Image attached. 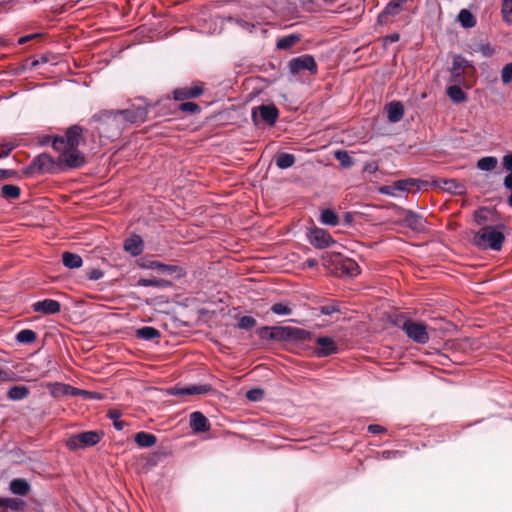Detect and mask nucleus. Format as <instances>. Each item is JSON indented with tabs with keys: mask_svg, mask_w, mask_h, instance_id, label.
<instances>
[{
	"mask_svg": "<svg viewBox=\"0 0 512 512\" xmlns=\"http://www.w3.org/2000/svg\"><path fill=\"white\" fill-rule=\"evenodd\" d=\"M507 225L497 223L496 225H484L472 235L471 243L478 249L500 251L506 239L505 231Z\"/></svg>",
	"mask_w": 512,
	"mask_h": 512,
	"instance_id": "f257e3e1",
	"label": "nucleus"
},
{
	"mask_svg": "<svg viewBox=\"0 0 512 512\" xmlns=\"http://www.w3.org/2000/svg\"><path fill=\"white\" fill-rule=\"evenodd\" d=\"M83 129L78 125L71 126L66 131L65 137H55L52 146L55 150L62 148H77L83 141Z\"/></svg>",
	"mask_w": 512,
	"mask_h": 512,
	"instance_id": "f03ea898",
	"label": "nucleus"
},
{
	"mask_svg": "<svg viewBox=\"0 0 512 512\" xmlns=\"http://www.w3.org/2000/svg\"><path fill=\"white\" fill-rule=\"evenodd\" d=\"M97 119L101 122V125L114 129L115 132L111 136L119 134L127 127V120H125V113H123V110L104 111L97 117Z\"/></svg>",
	"mask_w": 512,
	"mask_h": 512,
	"instance_id": "7ed1b4c3",
	"label": "nucleus"
},
{
	"mask_svg": "<svg viewBox=\"0 0 512 512\" xmlns=\"http://www.w3.org/2000/svg\"><path fill=\"white\" fill-rule=\"evenodd\" d=\"M101 439L99 433L86 431L69 437L66 446L70 450H79L96 445Z\"/></svg>",
	"mask_w": 512,
	"mask_h": 512,
	"instance_id": "20e7f679",
	"label": "nucleus"
},
{
	"mask_svg": "<svg viewBox=\"0 0 512 512\" xmlns=\"http://www.w3.org/2000/svg\"><path fill=\"white\" fill-rule=\"evenodd\" d=\"M289 71L291 74L296 75L302 71H309L312 74L317 72V64L311 55L305 54L293 58L288 63Z\"/></svg>",
	"mask_w": 512,
	"mask_h": 512,
	"instance_id": "39448f33",
	"label": "nucleus"
},
{
	"mask_svg": "<svg viewBox=\"0 0 512 512\" xmlns=\"http://www.w3.org/2000/svg\"><path fill=\"white\" fill-rule=\"evenodd\" d=\"M55 168L56 164L53 158L50 155L43 153L34 158L31 164L26 168L25 173H52Z\"/></svg>",
	"mask_w": 512,
	"mask_h": 512,
	"instance_id": "423d86ee",
	"label": "nucleus"
},
{
	"mask_svg": "<svg viewBox=\"0 0 512 512\" xmlns=\"http://www.w3.org/2000/svg\"><path fill=\"white\" fill-rule=\"evenodd\" d=\"M252 118L256 124L262 121L273 125L278 118V109L274 105H260L253 108Z\"/></svg>",
	"mask_w": 512,
	"mask_h": 512,
	"instance_id": "0eeeda50",
	"label": "nucleus"
},
{
	"mask_svg": "<svg viewBox=\"0 0 512 512\" xmlns=\"http://www.w3.org/2000/svg\"><path fill=\"white\" fill-rule=\"evenodd\" d=\"M59 161L69 168L81 167L85 158L77 148H62Z\"/></svg>",
	"mask_w": 512,
	"mask_h": 512,
	"instance_id": "6e6552de",
	"label": "nucleus"
},
{
	"mask_svg": "<svg viewBox=\"0 0 512 512\" xmlns=\"http://www.w3.org/2000/svg\"><path fill=\"white\" fill-rule=\"evenodd\" d=\"M416 184L415 179L398 180L389 185H384L379 188L381 194L390 196H399L402 193L410 191V187Z\"/></svg>",
	"mask_w": 512,
	"mask_h": 512,
	"instance_id": "1a4fd4ad",
	"label": "nucleus"
},
{
	"mask_svg": "<svg viewBox=\"0 0 512 512\" xmlns=\"http://www.w3.org/2000/svg\"><path fill=\"white\" fill-rule=\"evenodd\" d=\"M331 257L330 255H326L324 257V260L327 261V259ZM335 259L333 260L334 263H336L337 269L344 275L353 277L359 274V266L358 264L352 260V259H342L339 254L333 256Z\"/></svg>",
	"mask_w": 512,
	"mask_h": 512,
	"instance_id": "9d476101",
	"label": "nucleus"
},
{
	"mask_svg": "<svg viewBox=\"0 0 512 512\" xmlns=\"http://www.w3.org/2000/svg\"><path fill=\"white\" fill-rule=\"evenodd\" d=\"M309 241L318 249L329 247L335 242L329 232L321 228H315L310 231Z\"/></svg>",
	"mask_w": 512,
	"mask_h": 512,
	"instance_id": "9b49d317",
	"label": "nucleus"
},
{
	"mask_svg": "<svg viewBox=\"0 0 512 512\" xmlns=\"http://www.w3.org/2000/svg\"><path fill=\"white\" fill-rule=\"evenodd\" d=\"M316 344L317 348L315 349V353L318 357H327L338 352L337 344L331 337H318Z\"/></svg>",
	"mask_w": 512,
	"mask_h": 512,
	"instance_id": "f8f14e48",
	"label": "nucleus"
},
{
	"mask_svg": "<svg viewBox=\"0 0 512 512\" xmlns=\"http://www.w3.org/2000/svg\"><path fill=\"white\" fill-rule=\"evenodd\" d=\"M210 391V386L208 385H191L188 387H171L167 390L169 395L173 396H187V395H199L205 394Z\"/></svg>",
	"mask_w": 512,
	"mask_h": 512,
	"instance_id": "ddd939ff",
	"label": "nucleus"
},
{
	"mask_svg": "<svg viewBox=\"0 0 512 512\" xmlns=\"http://www.w3.org/2000/svg\"><path fill=\"white\" fill-rule=\"evenodd\" d=\"M125 113V120H127V126L134 123H142L147 118V107L132 105L130 108L123 110Z\"/></svg>",
	"mask_w": 512,
	"mask_h": 512,
	"instance_id": "4468645a",
	"label": "nucleus"
},
{
	"mask_svg": "<svg viewBox=\"0 0 512 512\" xmlns=\"http://www.w3.org/2000/svg\"><path fill=\"white\" fill-rule=\"evenodd\" d=\"M141 267L147 269H156L158 272L166 275L175 274L176 277L182 276V269L175 265H165L158 261H148L140 264Z\"/></svg>",
	"mask_w": 512,
	"mask_h": 512,
	"instance_id": "2eb2a0df",
	"label": "nucleus"
},
{
	"mask_svg": "<svg viewBox=\"0 0 512 512\" xmlns=\"http://www.w3.org/2000/svg\"><path fill=\"white\" fill-rule=\"evenodd\" d=\"M33 311L44 314H56L60 312L61 305L58 301L53 299H44L42 301H37L32 305Z\"/></svg>",
	"mask_w": 512,
	"mask_h": 512,
	"instance_id": "dca6fc26",
	"label": "nucleus"
},
{
	"mask_svg": "<svg viewBox=\"0 0 512 512\" xmlns=\"http://www.w3.org/2000/svg\"><path fill=\"white\" fill-rule=\"evenodd\" d=\"M190 426L194 432H206L210 428L208 419L201 412L190 414Z\"/></svg>",
	"mask_w": 512,
	"mask_h": 512,
	"instance_id": "f3484780",
	"label": "nucleus"
},
{
	"mask_svg": "<svg viewBox=\"0 0 512 512\" xmlns=\"http://www.w3.org/2000/svg\"><path fill=\"white\" fill-rule=\"evenodd\" d=\"M446 93L454 104H461L467 101L468 95L463 86L458 84H449L446 86Z\"/></svg>",
	"mask_w": 512,
	"mask_h": 512,
	"instance_id": "a211bd4d",
	"label": "nucleus"
},
{
	"mask_svg": "<svg viewBox=\"0 0 512 512\" xmlns=\"http://www.w3.org/2000/svg\"><path fill=\"white\" fill-rule=\"evenodd\" d=\"M203 88L199 84H195L191 87L179 88L174 91V98L176 100H185L189 98H195L201 95Z\"/></svg>",
	"mask_w": 512,
	"mask_h": 512,
	"instance_id": "6ab92c4d",
	"label": "nucleus"
},
{
	"mask_svg": "<svg viewBox=\"0 0 512 512\" xmlns=\"http://www.w3.org/2000/svg\"><path fill=\"white\" fill-rule=\"evenodd\" d=\"M405 1L406 0H392L390 3H388L385 9L378 16L379 23H387L389 16H394L398 14L401 5Z\"/></svg>",
	"mask_w": 512,
	"mask_h": 512,
	"instance_id": "aec40b11",
	"label": "nucleus"
},
{
	"mask_svg": "<svg viewBox=\"0 0 512 512\" xmlns=\"http://www.w3.org/2000/svg\"><path fill=\"white\" fill-rule=\"evenodd\" d=\"M124 249L132 256H138L143 251V241L140 236L133 235L124 243Z\"/></svg>",
	"mask_w": 512,
	"mask_h": 512,
	"instance_id": "412c9836",
	"label": "nucleus"
},
{
	"mask_svg": "<svg viewBox=\"0 0 512 512\" xmlns=\"http://www.w3.org/2000/svg\"><path fill=\"white\" fill-rule=\"evenodd\" d=\"M457 20L460 25L465 29L473 28L477 21L474 14L468 9H461L458 13Z\"/></svg>",
	"mask_w": 512,
	"mask_h": 512,
	"instance_id": "4be33fe9",
	"label": "nucleus"
},
{
	"mask_svg": "<svg viewBox=\"0 0 512 512\" xmlns=\"http://www.w3.org/2000/svg\"><path fill=\"white\" fill-rule=\"evenodd\" d=\"M387 116L390 122L396 123L401 120L403 116V106L400 102H391L386 107Z\"/></svg>",
	"mask_w": 512,
	"mask_h": 512,
	"instance_id": "5701e85b",
	"label": "nucleus"
},
{
	"mask_svg": "<svg viewBox=\"0 0 512 512\" xmlns=\"http://www.w3.org/2000/svg\"><path fill=\"white\" fill-rule=\"evenodd\" d=\"M287 333L288 340L307 341L312 337L311 332L291 326H287Z\"/></svg>",
	"mask_w": 512,
	"mask_h": 512,
	"instance_id": "b1692460",
	"label": "nucleus"
},
{
	"mask_svg": "<svg viewBox=\"0 0 512 512\" xmlns=\"http://www.w3.org/2000/svg\"><path fill=\"white\" fill-rule=\"evenodd\" d=\"M62 262L69 269L80 268L83 264L82 258L75 253L64 252L62 254Z\"/></svg>",
	"mask_w": 512,
	"mask_h": 512,
	"instance_id": "393cba45",
	"label": "nucleus"
},
{
	"mask_svg": "<svg viewBox=\"0 0 512 512\" xmlns=\"http://www.w3.org/2000/svg\"><path fill=\"white\" fill-rule=\"evenodd\" d=\"M498 164V159L495 156H484L478 159L476 167L485 172L493 171Z\"/></svg>",
	"mask_w": 512,
	"mask_h": 512,
	"instance_id": "a878e982",
	"label": "nucleus"
},
{
	"mask_svg": "<svg viewBox=\"0 0 512 512\" xmlns=\"http://www.w3.org/2000/svg\"><path fill=\"white\" fill-rule=\"evenodd\" d=\"M134 440L138 446L144 448L151 447L157 442L155 435L146 432H138L135 434Z\"/></svg>",
	"mask_w": 512,
	"mask_h": 512,
	"instance_id": "bb28decb",
	"label": "nucleus"
},
{
	"mask_svg": "<svg viewBox=\"0 0 512 512\" xmlns=\"http://www.w3.org/2000/svg\"><path fill=\"white\" fill-rule=\"evenodd\" d=\"M10 490L13 494L23 496L29 492L30 486L24 479H14L10 483Z\"/></svg>",
	"mask_w": 512,
	"mask_h": 512,
	"instance_id": "cd10ccee",
	"label": "nucleus"
},
{
	"mask_svg": "<svg viewBox=\"0 0 512 512\" xmlns=\"http://www.w3.org/2000/svg\"><path fill=\"white\" fill-rule=\"evenodd\" d=\"M429 331L435 332L424 320L418 319V344H426L429 341Z\"/></svg>",
	"mask_w": 512,
	"mask_h": 512,
	"instance_id": "c85d7f7f",
	"label": "nucleus"
},
{
	"mask_svg": "<svg viewBox=\"0 0 512 512\" xmlns=\"http://www.w3.org/2000/svg\"><path fill=\"white\" fill-rule=\"evenodd\" d=\"M295 163V156L289 153H280L276 156L275 164L279 169H287Z\"/></svg>",
	"mask_w": 512,
	"mask_h": 512,
	"instance_id": "c756f323",
	"label": "nucleus"
},
{
	"mask_svg": "<svg viewBox=\"0 0 512 512\" xmlns=\"http://www.w3.org/2000/svg\"><path fill=\"white\" fill-rule=\"evenodd\" d=\"M300 41V36L297 34H290L288 36L282 37L277 41L276 47L281 50L290 49L296 43Z\"/></svg>",
	"mask_w": 512,
	"mask_h": 512,
	"instance_id": "7c9ffc66",
	"label": "nucleus"
},
{
	"mask_svg": "<svg viewBox=\"0 0 512 512\" xmlns=\"http://www.w3.org/2000/svg\"><path fill=\"white\" fill-rule=\"evenodd\" d=\"M29 394V389L25 386H13L8 391V398L11 400H22Z\"/></svg>",
	"mask_w": 512,
	"mask_h": 512,
	"instance_id": "2f4dec72",
	"label": "nucleus"
},
{
	"mask_svg": "<svg viewBox=\"0 0 512 512\" xmlns=\"http://www.w3.org/2000/svg\"><path fill=\"white\" fill-rule=\"evenodd\" d=\"M473 64L471 61H469L467 58L462 56L461 54H457L452 59V67L450 69H453L454 71H462L468 67H472Z\"/></svg>",
	"mask_w": 512,
	"mask_h": 512,
	"instance_id": "473e14b6",
	"label": "nucleus"
},
{
	"mask_svg": "<svg viewBox=\"0 0 512 512\" xmlns=\"http://www.w3.org/2000/svg\"><path fill=\"white\" fill-rule=\"evenodd\" d=\"M137 336L144 340H153L160 337V332L154 327H143L137 330Z\"/></svg>",
	"mask_w": 512,
	"mask_h": 512,
	"instance_id": "72a5a7b5",
	"label": "nucleus"
},
{
	"mask_svg": "<svg viewBox=\"0 0 512 512\" xmlns=\"http://www.w3.org/2000/svg\"><path fill=\"white\" fill-rule=\"evenodd\" d=\"M20 193H21L20 188L15 185L7 184V185L2 186V188H1V195L5 199H17V198H19Z\"/></svg>",
	"mask_w": 512,
	"mask_h": 512,
	"instance_id": "f704fd0d",
	"label": "nucleus"
},
{
	"mask_svg": "<svg viewBox=\"0 0 512 512\" xmlns=\"http://www.w3.org/2000/svg\"><path fill=\"white\" fill-rule=\"evenodd\" d=\"M320 221L325 225L335 226L339 223V218L334 211L325 209L321 213Z\"/></svg>",
	"mask_w": 512,
	"mask_h": 512,
	"instance_id": "c9c22d12",
	"label": "nucleus"
},
{
	"mask_svg": "<svg viewBox=\"0 0 512 512\" xmlns=\"http://www.w3.org/2000/svg\"><path fill=\"white\" fill-rule=\"evenodd\" d=\"M443 183H444L443 189L446 192L453 193V194H462L464 192V189H465L464 185L456 182L453 179L443 180Z\"/></svg>",
	"mask_w": 512,
	"mask_h": 512,
	"instance_id": "e433bc0d",
	"label": "nucleus"
},
{
	"mask_svg": "<svg viewBox=\"0 0 512 512\" xmlns=\"http://www.w3.org/2000/svg\"><path fill=\"white\" fill-rule=\"evenodd\" d=\"M137 284H138V286H142V287H150V286L151 287H166L170 283L168 281L158 279V278H151V279L141 278L138 280Z\"/></svg>",
	"mask_w": 512,
	"mask_h": 512,
	"instance_id": "4c0bfd02",
	"label": "nucleus"
},
{
	"mask_svg": "<svg viewBox=\"0 0 512 512\" xmlns=\"http://www.w3.org/2000/svg\"><path fill=\"white\" fill-rule=\"evenodd\" d=\"M36 338V333L30 329H23L19 331L16 335V340L18 342L26 344L34 342Z\"/></svg>",
	"mask_w": 512,
	"mask_h": 512,
	"instance_id": "58836bf2",
	"label": "nucleus"
},
{
	"mask_svg": "<svg viewBox=\"0 0 512 512\" xmlns=\"http://www.w3.org/2000/svg\"><path fill=\"white\" fill-rule=\"evenodd\" d=\"M334 156L340 162L343 168H349L354 164L352 157L345 150L336 151Z\"/></svg>",
	"mask_w": 512,
	"mask_h": 512,
	"instance_id": "ea45409f",
	"label": "nucleus"
},
{
	"mask_svg": "<svg viewBox=\"0 0 512 512\" xmlns=\"http://www.w3.org/2000/svg\"><path fill=\"white\" fill-rule=\"evenodd\" d=\"M287 335V326L272 327V332L269 335V339L278 341H288Z\"/></svg>",
	"mask_w": 512,
	"mask_h": 512,
	"instance_id": "a19ab883",
	"label": "nucleus"
},
{
	"mask_svg": "<svg viewBox=\"0 0 512 512\" xmlns=\"http://www.w3.org/2000/svg\"><path fill=\"white\" fill-rule=\"evenodd\" d=\"M2 502H3V505L5 507V511H7V509H11V510H14V511H18V510H21L23 507H24V502L20 499H16V498H4L2 499Z\"/></svg>",
	"mask_w": 512,
	"mask_h": 512,
	"instance_id": "79ce46f5",
	"label": "nucleus"
},
{
	"mask_svg": "<svg viewBox=\"0 0 512 512\" xmlns=\"http://www.w3.org/2000/svg\"><path fill=\"white\" fill-rule=\"evenodd\" d=\"M450 70V82L451 84H458L460 86H466V79L462 71Z\"/></svg>",
	"mask_w": 512,
	"mask_h": 512,
	"instance_id": "37998d69",
	"label": "nucleus"
},
{
	"mask_svg": "<svg viewBox=\"0 0 512 512\" xmlns=\"http://www.w3.org/2000/svg\"><path fill=\"white\" fill-rule=\"evenodd\" d=\"M501 12L504 20L508 23H512V0L503 1Z\"/></svg>",
	"mask_w": 512,
	"mask_h": 512,
	"instance_id": "c03bdc74",
	"label": "nucleus"
},
{
	"mask_svg": "<svg viewBox=\"0 0 512 512\" xmlns=\"http://www.w3.org/2000/svg\"><path fill=\"white\" fill-rule=\"evenodd\" d=\"M271 311L277 315H290L292 313L291 308L284 303H275L271 306Z\"/></svg>",
	"mask_w": 512,
	"mask_h": 512,
	"instance_id": "a18cd8bd",
	"label": "nucleus"
},
{
	"mask_svg": "<svg viewBox=\"0 0 512 512\" xmlns=\"http://www.w3.org/2000/svg\"><path fill=\"white\" fill-rule=\"evenodd\" d=\"M501 81L503 84H509L512 82V62H509L502 67Z\"/></svg>",
	"mask_w": 512,
	"mask_h": 512,
	"instance_id": "49530a36",
	"label": "nucleus"
},
{
	"mask_svg": "<svg viewBox=\"0 0 512 512\" xmlns=\"http://www.w3.org/2000/svg\"><path fill=\"white\" fill-rule=\"evenodd\" d=\"M256 320L251 316H242L239 319L238 327L244 330H250L256 326Z\"/></svg>",
	"mask_w": 512,
	"mask_h": 512,
	"instance_id": "de8ad7c7",
	"label": "nucleus"
},
{
	"mask_svg": "<svg viewBox=\"0 0 512 512\" xmlns=\"http://www.w3.org/2000/svg\"><path fill=\"white\" fill-rule=\"evenodd\" d=\"M487 211L488 209L486 207H481L474 212V221L476 224L484 226V224L488 222Z\"/></svg>",
	"mask_w": 512,
	"mask_h": 512,
	"instance_id": "09e8293b",
	"label": "nucleus"
},
{
	"mask_svg": "<svg viewBox=\"0 0 512 512\" xmlns=\"http://www.w3.org/2000/svg\"><path fill=\"white\" fill-rule=\"evenodd\" d=\"M403 329L411 339L416 340V323L411 320H404Z\"/></svg>",
	"mask_w": 512,
	"mask_h": 512,
	"instance_id": "8fccbe9b",
	"label": "nucleus"
},
{
	"mask_svg": "<svg viewBox=\"0 0 512 512\" xmlns=\"http://www.w3.org/2000/svg\"><path fill=\"white\" fill-rule=\"evenodd\" d=\"M431 186L439 187V181L436 179H432L431 181H429L418 178V192L421 190H428V188Z\"/></svg>",
	"mask_w": 512,
	"mask_h": 512,
	"instance_id": "3c124183",
	"label": "nucleus"
},
{
	"mask_svg": "<svg viewBox=\"0 0 512 512\" xmlns=\"http://www.w3.org/2000/svg\"><path fill=\"white\" fill-rule=\"evenodd\" d=\"M264 392L262 389H251L246 393L247 399L250 401H260L263 399Z\"/></svg>",
	"mask_w": 512,
	"mask_h": 512,
	"instance_id": "603ef678",
	"label": "nucleus"
},
{
	"mask_svg": "<svg viewBox=\"0 0 512 512\" xmlns=\"http://www.w3.org/2000/svg\"><path fill=\"white\" fill-rule=\"evenodd\" d=\"M502 167L507 172H512V151L507 152L502 157Z\"/></svg>",
	"mask_w": 512,
	"mask_h": 512,
	"instance_id": "864d4df0",
	"label": "nucleus"
},
{
	"mask_svg": "<svg viewBox=\"0 0 512 512\" xmlns=\"http://www.w3.org/2000/svg\"><path fill=\"white\" fill-rule=\"evenodd\" d=\"M180 109L184 112L195 113L199 110V106L193 102H185L180 105Z\"/></svg>",
	"mask_w": 512,
	"mask_h": 512,
	"instance_id": "5fc2aeb1",
	"label": "nucleus"
},
{
	"mask_svg": "<svg viewBox=\"0 0 512 512\" xmlns=\"http://www.w3.org/2000/svg\"><path fill=\"white\" fill-rule=\"evenodd\" d=\"M14 148L15 145L11 142L2 144L0 150V159L7 157Z\"/></svg>",
	"mask_w": 512,
	"mask_h": 512,
	"instance_id": "6e6d98bb",
	"label": "nucleus"
},
{
	"mask_svg": "<svg viewBox=\"0 0 512 512\" xmlns=\"http://www.w3.org/2000/svg\"><path fill=\"white\" fill-rule=\"evenodd\" d=\"M338 311V307L334 304L323 305L320 307V312L324 315H332Z\"/></svg>",
	"mask_w": 512,
	"mask_h": 512,
	"instance_id": "4d7b16f0",
	"label": "nucleus"
},
{
	"mask_svg": "<svg viewBox=\"0 0 512 512\" xmlns=\"http://www.w3.org/2000/svg\"><path fill=\"white\" fill-rule=\"evenodd\" d=\"M87 275L90 280H99L103 277V272L100 269H92Z\"/></svg>",
	"mask_w": 512,
	"mask_h": 512,
	"instance_id": "13d9d810",
	"label": "nucleus"
},
{
	"mask_svg": "<svg viewBox=\"0 0 512 512\" xmlns=\"http://www.w3.org/2000/svg\"><path fill=\"white\" fill-rule=\"evenodd\" d=\"M503 186L505 189L512 192V172H508V174L504 177Z\"/></svg>",
	"mask_w": 512,
	"mask_h": 512,
	"instance_id": "bf43d9fd",
	"label": "nucleus"
},
{
	"mask_svg": "<svg viewBox=\"0 0 512 512\" xmlns=\"http://www.w3.org/2000/svg\"><path fill=\"white\" fill-rule=\"evenodd\" d=\"M368 431L372 434L383 433L386 429L383 426L377 424H371L368 426Z\"/></svg>",
	"mask_w": 512,
	"mask_h": 512,
	"instance_id": "052dcab7",
	"label": "nucleus"
},
{
	"mask_svg": "<svg viewBox=\"0 0 512 512\" xmlns=\"http://www.w3.org/2000/svg\"><path fill=\"white\" fill-rule=\"evenodd\" d=\"M16 174L14 170L0 169V179H8Z\"/></svg>",
	"mask_w": 512,
	"mask_h": 512,
	"instance_id": "680f3d73",
	"label": "nucleus"
},
{
	"mask_svg": "<svg viewBox=\"0 0 512 512\" xmlns=\"http://www.w3.org/2000/svg\"><path fill=\"white\" fill-rule=\"evenodd\" d=\"M272 332V327H263L259 330V336L263 339H269V335Z\"/></svg>",
	"mask_w": 512,
	"mask_h": 512,
	"instance_id": "e2e57ef3",
	"label": "nucleus"
},
{
	"mask_svg": "<svg viewBox=\"0 0 512 512\" xmlns=\"http://www.w3.org/2000/svg\"><path fill=\"white\" fill-rule=\"evenodd\" d=\"M481 51L483 55L489 57L493 54L494 50L491 48L489 44L481 45Z\"/></svg>",
	"mask_w": 512,
	"mask_h": 512,
	"instance_id": "0e129e2a",
	"label": "nucleus"
},
{
	"mask_svg": "<svg viewBox=\"0 0 512 512\" xmlns=\"http://www.w3.org/2000/svg\"><path fill=\"white\" fill-rule=\"evenodd\" d=\"M10 380V372L0 368V382H7Z\"/></svg>",
	"mask_w": 512,
	"mask_h": 512,
	"instance_id": "69168bd1",
	"label": "nucleus"
},
{
	"mask_svg": "<svg viewBox=\"0 0 512 512\" xmlns=\"http://www.w3.org/2000/svg\"><path fill=\"white\" fill-rule=\"evenodd\" d=\"M427 221L426 219H423L420 214H418V233L425 231V225Z\"/></svg>",
	"mask_w": 512,
	"mask_h": 512,
	"instance_id": "338daca9",
	"label": "nucleus"
},
{
	"mask_svg": "<svg viewBox=\"0 0 512 512\" xmlns=\"http://www.w3.org/2000/svg\"><path fill=\"white\" fill-rule=\"evenodd\" d=\"M38 34H30V35H26V36H23L21 38H19L18 40V44H25L26 42L30 41L31 39L37 37Z\"/></svg>",
	"mask_w": 512,
	"mask_h": 512,
	"instance_id": "774afa93",
	"label": "nucleus"
}]
</instances>
